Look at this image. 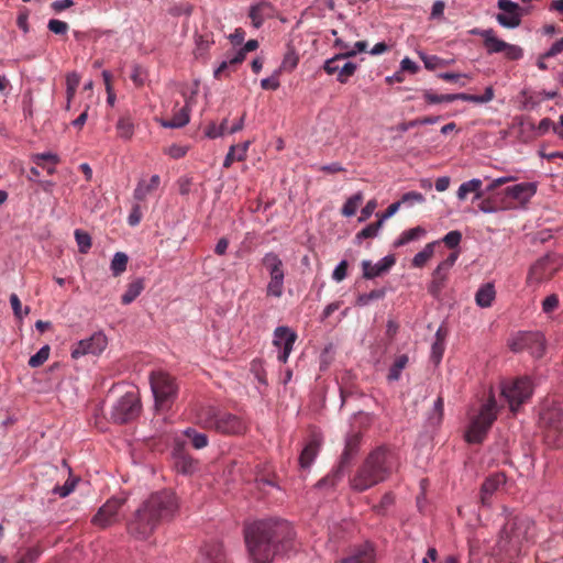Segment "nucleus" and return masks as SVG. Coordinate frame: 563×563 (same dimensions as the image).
I'll use <instances>...</instances> for the list:
<instances>
[{
    "label": "nucleus",
    "mask_w": 563,
    "mask_h": 563,
    "mask_svg": "<svg viewBox=\"0 0 563 563\" xmlns=\"http://www.w3.org/2000/svg\"><path fill=\"white\" fill-rule=\"evenodd\" d=\"M243 534L251 563H274L295 551L296 532L284 519L256 520L244 527Z\"/></svg>",
    "instance_id": "1"
},
{
    "label": "nucleus",
    "mask_w": 563,
    "mask_h": 563,
    "mask_svg": "<svg viewBox=\"0 0 563 563\" xmlns=\"http://www.w3.org/2000/svg\"><path fill=\"white\" fill-rule=\"evenodd\" d=\"M178 500L170 490H161L152 494L135 510L126 522L128 534L136 541L147 540L161 520L169 519L178 510Z\"/></svg>",
    "instance_id": "2"
},
{
    "label": "nucleus",
    "mask_w": 563,
    "mask_h": 563,
    "mask_svg": "<svg viewBox=\"0 0 563 563\" xmlns=\"http://www.w3.org/2000/svg\"><path fill=\"white\" fill-rule=\"evenodd\" d=\"M534 537V522L527 516H512L503 526L494 552L507 563L520 555Z\"/></svg>",
    "instance_id": "3"
},
{
    "label": "nucleus",
    "mask_w": 563,
    "mask_h": 563,
    "mask_svg": "<svg viewBox=\"0 0 563 563\" xmlns=\"http://www.w3.org/2000/svg\"><path fill=\"white\" fill-rule=\"evenodd\" d=\"M396 468L394 454L385 446L373 450L350 481L351 488L364 492L385 482Z\"/></svg>",
    "instance_id": "4"
},
{
    "label": "nucleus",
    "mask_w": 563,
    "mask_h": 563,
    "mask_svg": "<svg viewBox=\"0 0 563 563\" xmlns=\"http://www.w3.org/2000/svg\"><path fill=\"white\" fill-rule=\"evenodd\" d=\"M199 422L223 435H243L249 429V422L243 416L217 408L203 411Z\"/></svg>",
    "instance_id": "5"
},
{
    "label": "nucleus",
    "mask_w": 563,
    "mask_h": 563,
    "mask_svg": "<svg viewBox=\"0 0 563 563\" xmlns=\"http://www.w3.org/2000/svg\"><path fill=\"white\" fill-rule=\"evenodd\" d=\"M499 407L494 395H489L487 400L481 406L478 413L472 419L466 432L465 440L468 443L476 444L483 442L487 432L497 419Z\"/></svg>",
    "instance_id": "6"
},
{
    "label": "nucleus",
    "mask_w": 563,
    "mask_h": 563,
    "mask_svg": "<svg viewBox=\"0 0 563 563\" xmlns=\"http://www.w3.org/2000/svg\"><path fill=\"white\" fill-rule=\"evenodd\" d=\"M540 427L547 444L561 448L563 445V404L552 402L544 406L540 413Z\"/></svg>",
    "instance_id": "7"
},
{
    "label": "nucleus",
    "mask_w": 563,
    "mask_h": 563,
    "mask_svg": "<svg viewBox=\"0 0 563 563\" xmlns=\"http://www.w3.org/2000/svg\"><path fill=\"white\" fill-rule=\"evenodd\" d=\"M150 385L157 411L168 410L175 401L178 386L175 379L166 372L154 371L150 374Z\"/></svg>",
    "instance_id": "8"
},
{
    "label": "nucleus",
    "mask_w": 563,
    "mask_h": 563,
    "mask_svg": "<svg viewBox=\"0 0 563 563\" xmlns=\"http://www.w3.org/2000/svg\"><path fill=\"white\" fill-rule=\"evenodd\" d=\"M362 443L361 432L347 433L344 441V449L340 456L338 466L323 479L318 483V486L331 485L335 486L339 481L343 478L346 470L352 461L357 456Z\"/></svg>",
    "instance_id": "9"
},
{
    "label": "nucleus",
    "mask_w": 563,
    "mask_h": 563,
    "mask_svg": "<svg viewBox=\"0 0 563 563\" xmlns=\"http://www.w3.org/2000/svg\"><path fill=\"white\" fill-rule=\"evenodd\" d=\"M262 264L269 275V282L266 285V296L280 298L284 294L285 266L280 256L275 252H267L262 258Z\"/></svg>",
    "instance_id": "10"
},
{
    "label": "nucleus",
    "mask_w": 563,
    "mask_h": 563,
    "mask_svg": "<svg viewBox=\"0 0 563 563\" xmlns=\"http://www.w3.org/2000/svg\"><path fill=\"white\" fill-rule=\"evenodd\" d=\"M501 395L507 400L509 408L516 412L518 408L532 395V383L530 378L522 377L501 386Z\"/></svg>",
    "instance_id": "11"
},
{
    "label": "nucleus",
    "mask_w": 563,
    "mask_h": 563,
    "mask_svg": "<svg viewBox=\"0 0 563 563\" xmlns=\"http://www.w3.org/2000/svg\"><path fill=\"white\" fill-rule=\"evenodd\" d=\"M141 412V400L137 393L128 391L112 407L111 419L118 423L134 420Z\"/></svg>",
    "instance_id": "12"
},
{
    "label": "nucleus",
    "mask_w": 563,
    "mask_h": 563,
    "mask_svg": "<svg viewBox=\"0 0 563 563\" xmlns=\"http://www.w3.org/2000/svg\"><path fill=\"white\" fill-rule=\"evenodd\" d=\"M126 499L128 497L124 494L111 497L99 508L91 522L102 529L115 525L120 521V510Z\"/></svg>",
    "instance_id": "13"
},
{
    "label": "nucleus",
    "mask_w": 563,
    "mask_h": 563,
    "mask_svg": "<svg viewBox=\"0 0 563 563\" xmlns=\"http://www.w3.org/2000/svg\"><path fill=\"white\" fill-rule=\"evenodd\" d=\"M509 347L514 352L528 351L534 357H541L544 352V336L540 332H519L509 341Z\"/></svg>",
    "instance_id": "14"
},
{
    "label": "nucleus",
    "mask_w": 563,
    "mask_h": 563,
    "mask_svg": "<svg viewBox=\"0 0 563 563\" xmlns=\"http://www.w3.org/2000/svg\"><path fill=\"white\" fill-rule=\"evenodd\" d=\"M297 338V333L287 325H279L274 330L273 345L278 349L277 360L280 363H287Z\"/></svg>",
    "instance_id": "15"
},
{
    "label": "nucleus",
    "mask_w": 563,
    "mask_h": 563,
    "mask_svg": "<svg viewBox=\"0 0 563 563\" xmlns=\"http://www.w3.org/2000/svg\"><path fill=\"white\" fill-rule=\"evenodd\" d=\"M108 344V339L102 332H95L87 339L78 341L71 349V357L78 360L81 356L101 354Z\"/></svg>",
    "instance_id": "16"
},
{
    "label": "nucleus",
    "mask_w": 563,
    "mask_h": 563,
    "mask_svg": "<svg viewBox=\"0 0 563 563\" xmlns=\"http://www.w3.org/2000/svg\"><path fill=\"white\" fill-rule=\"evenodd\" d=\"M498 8L501 13L496 15L498 24L506 29H516L521 23V9L512 0H498Z\"/></svg>",
    "instance_id": "17"
},
{
    "label": "nucleus",
    "mask_w": 563,
    "mask_h": 563,
    "mask_svg": "<svg viewBox=\"0 0 563 563\" xmlns=\"http://www.w3.org/2000/svg\"><path fill=\"white\" fill-rule=\"evenodd\" d=\"M275 14V7L266 0L254 1L249 9V18L255 29H260L266 20L273 19Z\"/></svg>",
    "instance_id": "18"
},
{
    "label": "nucleus",
    "mask_w": 563,
    "mask_h": 563,
    "mask_svg": "<svg viewBox=\"0 0 563 563\" xmlns=\"http://www.w3.org/2000/svg\"><path fill=\"white\" fill-rule=\"evenodd\" d=\"M323 437L319 431H312L307 444L299 455V465L301 468H309L314 462L322 445Z\"/></svg>",
    "instance_id": "19"
},
{
    "label": "nucleus",
    "mask_w": 563,
    "mask_h": 563,
    "mask_svg": "<svg viewBox=\"0 0 563 563\" xmlns=\"http://www.w3.org/2000/svg\"><path fill=\"white\" fill-rule=\"evenodd\" d=\"M375 548L369 542L351 548L349 554L341 559L339 563H375Z\"/></svg>",
    "instance_id": "20"
},
{
    "label": "nucleus",
    "mask_w": 563,
    "mask_h": 563,
    "mask_svg": "<svg viewBox=\"0 0 563 563\" xmlns=\"http://www.w3.org/2000/svg\"><path fill=\"white\" fill-rule=\"evenodd\" d=\"M198 563H230V560L223 544L219 541H211L201 547Z\"/></svg>",
    "instance_id": "21"
},
{
    "label": "nucleus",
    "mask_w": 563,
    "mask_h": 563,
    "mask_svg": "<svg viewBox=\"0 0 563 563\" xmlns=\"http://www.w3.org/2000/svg\"><path fill=\"white\" fill-rule=\"evenodd\" d=\"M396 263L394 255H386L380 258L376 264L371 261L364 260L362 262L363 277L366 279H374L384 273H387Z\"/></svg>",
    "instance_id": "22"
},
{
    "label": "nucleus",
    "mask_w": 563,
    "mask_h": 563,
    "mask_svg": "<svg viewBox=\"0 0 563 563\" xmlns=\"http://www.w3.org/2000/svg\"><path fill=\"white\" fill-rule=\"evenodd\" d=\"M551 261V256L547 255L538 260L529 269L527 275V285L536 287L542 283L543 279L548 278L554 269H548V265Z\"/></svg>",
    "instance_id": "23"
},
{
    "label": "nucleus",
    "mask_w": 563,
    "mask_h": 563,
    "mask_svg": "<svg viewBox=\"0 0 563 563\" xmlns=\"http://www.w3.org/2000/svg\"><path fill=\"white\" fill-rule=\"evenodd\" d=\"M537 192V183H520L505 189L507 197L526 205Z\"/></svg>",
    "instance_id": "24"
},
{
    "label": "nucleus",
    "mask_w": 563,
    "mask_h": 563,
    "mask_svg": "<svg viewBox=\"0 0 563 563\" xmlns=\"http://www.w3.org/2000/svg\"><path fill=\"white\" fill-rule=\"evenodd\" d=\"M161 184L159 175H153L148 180L140 179L134 191L133 197L136 201H143L148 195L158 189Z\"/></svg>",
    "instance_id": "25"
},
{
    "label": "nucleus",
    "mask_w": 563,
    "mask_h": 563,
    "mask_svg": "<svg viewBox=\"0 0 563 563\" xmlns=\"http://www.w3.org/2000/svg\"><path fill=\"white\" fill-rule=\"evenodd\" d=\"M251 141L238 145H231L223 161V167L229 168L234 162H242L246 158Z\"/></svg>",
    "instance_id": "26"
},
{
    "label": "nucleus",
    "mask_w": 563,
    "mask_h": 563,
    "mask_svg": "<svg viewBox=\"0 0 563 563\" xmlns=\"http://www.w3.org/2000/svg\"><path fill=\"white\" fill-rule=\"evenodd\" d=\"M190 111L191 108L187 101L186 104L178 112H176L172 119L161 120V125L167 129L183 128L188 124L190 120Z\"/></svg>",
    "instance_id": "27"
},
{
    "label": "nucleus",
    "mask_w": 563,
    "mask_h": 563,
    "mask_svg": "<svg viewBox=\"0 0 563 563\" xmlns=\"http://www.w3.org/2000/svg\"><path fill=\"white\" fill-rule=\"evenodd\" d=\"M174 467L178 474L191 475L198 470V461L188 454L175 455Z\"/></svg>",
    "instance_id": "28"
},
{
    "label": "nucleus",
    "mask_w": 563,
    "mask_h": 563,
    "mask_svg": "<svg viewBox=\"0 0 563 563\" xmlns=\"http://www.w3.org/2000/svg\"><path fill=\"white\" fill-rule=\"evenodd\" d=\"M496 297L495 286L492 283L482 285L475 294V302L481 308H488Z\"/></svg>",
    "instance_id": "29"
},
{
    "label": "nucleus",
    "mask_w": 563,
    "mask_h": 563,
    "mask_svg": "<svg viewBox=\"0 0 563 563\" xmlns=\"http://www.w3.org/2000/svg\"><path fill=\"white\" fill-rule=\"evenodd\" d=\"M144 290V279L135 278L131 283L128 284L126 290L121 297V302L123 305L132 303Z\"/></svg>",
    "instance_id": "30"
},
{
    "label": "nucleus",
    "mask_w": 563,
    "mask_h": 563,
    "mask_svg": "<svg viewBox=\"0 0 563 563\" xmlns=\"http://www.w3.org/2000/svg\"><path fill=\"white\" fill-rule=\"evenodd\" d=\"M482 180L479 178H473L468 181H464L460 185L456 196L460 200H464L468 194L474 192L475 198L478 199L482 197L481 187Z\"/></svg>",
    "instance_id": "31"
},
{
    "label": "nucleus",
    "mask_w": 563,
    "mask_h": 563,
    "mask_svg": "<svg viewBox=\"0 0 563 563\" xmlns=\"http://www.w3.org/2000/svg\"><path fill=\"white\" fill-rule=\"evenodd\" d=\"M426 230L421 227L411 228L401 232V234L394 241V247H400L410 242L419 240L422 235H424Z\"/></svg>",
    "instance_id": "32"
},
{
    "label": "nucleus",
    "mask_w": 563,
    "mask_h": 563,
    "mask_svg": "<svg viewBox=\"0 0 563 563\" xmlns=\"http://www.w3.org/2000/svg\"><path fill=\"white\" fill-rule=\"evenodd\" d=\"M487 37L484 40V46L486 48L487 54H497L504 51L506 47V42L498 38L493 29H487L486 34Z\"/></svg>",
    "instance_id": "33"
},
{
    "label": "nucleus",
    "mask_w": 563,
    "mask_h": 563,
    "mask_svg": "<svg viewBox=\"0 0 563 563\" xmlns=\"http://www.w3.org/2000/svg\"><path fill=\"white\" fill-rule=\"evenodd\" d=\"M459 250L450 253V255L437 266L432 274L435 275L437 277H442L443 279L446 280L451 268L454 266L455 262L459 258Z\"/></svg>",
    "instance_id": "34"
},
{
    "label": "nucleus",
    "mask_w": 563,
    "mask_h": 563,
    "mask_svg": "<svg viewBox=\"0 0 563 563\" xmlns=\"http://www.w3.org/2000/svg\"><path fill=\"white\" fill-rule=\"evenodd\" d=\"M506 483V476L503 473H496L483 483L482 493L484 495H493L500 486Z\"/></svg>",
    "instance_id": "35"
},
{
    "label": "nucleus",
    "mask_w": 563,
    "mask_h": 563,
    "mask_svg": "<svg viewBox=\"0 0 563 563\" xmlns=\"http://www.w3.org/2000/svg\"><path fill=\"white\" fill-rule=\"evenodd\" d=\"M444 341L445 334L442 332V329H438L434 335V342L431 345V358L438 364L442 360L444 352Z\"/></svg>",
    "instance_id": "36"
},
{
    "label": "nucleus",
    "mask_w": 563,
    "mask_h": 563,
    "mask_svg": "<svg viewBox=\"0 0 563 563\" xmlns=\"http://www.w3.org/2000/svg\"><path fill=\"white\" fill-rule=\"evenodd\" d=\"M494 88L492 86H488L485 88L483 95H470L465 92H460V100L473 103H487L494 99Z\"/></svg>",
    "instance_id": "37"
},
{
    "label": "nucleus",
    "mask_w": 563,
    "mask_h": 563,
    "mask_svg": "<svg viewBox=\"0 0 563 563\" xmlns=\"http://www.w3.org/2000/svg\"><path fill=\"white\" fill-rule=\"evenodd\" d=\"M184 434L190 440L191 445L196 450L206 448L209 443V439L206 433L198 432L194 428H187L184 430Z\"/></svg>",
    "instance_id": "38"
},
{
    "label": "nucleus",
    "mask_w": 563,
    "mask_h": 563,
    "mask_svg": "<svg viewBox=\"0 0 563 563\" xmlns=\"http://www.w3.org/2000/svg\"><path fill=\"white\" fill-rule=\"evenodd\" d=\"M408 361L409 358L406 354L397 356L389 368L387 379L389 382H397L401 376L402 369L407 366Z\"/></svg>",
    "instance_id": "39"
},
{
    "label": "nucleus",
    "mask_w": 563,
    "mask_h": 563,
    "mask_svg": "<svg viewBox=\"0 0 563 563\" xmlns=\"http://www.w3.org/2000/svg\"><path fill=\"white\" fill-rule=\"evenodd\" d=\"M129 257L123 252H117L111 261L110 269L112 272V275L114 277L120 276L122 273L125 272L126 265H128Z\"/></svg>",
    "instance_id": "40"
},
{
    "label": "nucleus",
    "mask_w": 563,
    "mask_h": 563,
    "mask_svg": "<svg viewBox=\"0 0 563 563\" xmlns=\"http://www.w3.org/2000/svg\"><path fill=\"white\" fill-rule=\"evenodd\" d=\"M118 135L123 140H130L134 134V123L129 117H122L117 122Z\"/></svg>",
    "instance_id": "41"
},
{
    "label": "nucleus",
    "mask_w": 563,
    "mask_h": 563,
    "mask_svg": "<svg viewBox=\"0 0 563 563\" xmlns=\"http://www.w3.org/2000/svg\"><path fill=\"white\" fill-rule=\"evenodd\" d=\"M298 63H299L298 53L295 51V48L289 47L282 60V64H280V67L278 70H279V73L282 70L290 73L298 66Z\"/></svg>",
    "instance_id": "42"
},
{
    "label": "nucleus",
    "mask_w": 563,
    "mask_h": 563,
    "mask_svg": "<svg viewBox=\"0 0 563 563\" xmlns=\"http://www.w3.org/2000/svg\"><path fill=\"white\" fill-rule=\"evenodd\" d=\"M363 201V194L361 191L351 196L342 207V214L351 218L356 213L360 203Z\"/></svg>",
    "instance_id": "43"
},
{
    "label": "nucleus",
    "mask_w": 563,
    "mask_h": 563,
    "mask_svg": "<svg viewBox=\"0 0 563 563\" xmlns=\"http://www.w3.org/2000/svg\"><path fill=\"white\" fill-rule=\"evenodd\" d=\"M435 242L428 243L422 251L418 252L412 258V266L422 267L432 257Z\"/></svg>",
    "instance_id": "44"
},
{
    "label": "nucleus",
    "mask_w": 563,
    "mask_h": 563,
    "mask_svg": "<svg viewBox=\"0 0 563 563\" xmlns=\"http://www.w3.org/2000/svg\"><path fill=\"white\" fill-rule=\"evenodd\" d=\"M382 227V221L366 225L355 235V242L360 244L363 240L376 238Z\"/></svg>",
    "instance_id": "45"
},
{
    "label": "nucleus",
    "mask_w": 563,
    "mask_h": 563,
    "mask_svg": "<svg viewBox=\"0 0 563 563\" xmlns=\"http://www.w3.org/2000/svg\"><path fill=\"white\" fill-rule=\"evenodd\" d=\"M384 297V289H374L369 292L358 295L356 298V305L360 307H365L368 306L372 301L383 299Z\"/></svg>",
    "instance_id": "46"
},
{
    "label": "nucleus",
    "mask_w": 563,
    "mask_h": 563,
    "mask_svg": "<svg viewBox=\"0 0 563 563\" xmlns=\"http://www.w3.org/2000/svg\"><path fill=\"white\" fill-rule=\"evenodd\" d=\"M49 346L43 345L34 355H32L27 362L29 366L36 368L43 365L49 357Z\"/></svg>",
    "instance_id": "47"
},
{
    "label": "nucleus",
    "mask_w": 563,
    "mask_h": 563,
    "mask_svg": "<svg viewBox=\"0 0 563 563\" xmlns=\"http://www.w3.org/2000/svg\"><path fill=\"white\" fill-rule=\"evenodd\" d=\"M80 82V75L76 71L69 73L66 76V99H74L76 90Z\"/></svg>",
    "instance_id": "48"
},
{
    "label": "nucleus",
    "mask_w": 563,
    "mask_h": 563,
    "mask_svg": "<svg viewBox=\"0 0 563 563\" xmlns=\"http://www.w3.org/2000/svg\"><path fill=\"white\" fill-rule=\"evenodd\" d=\"M10 305H11L13 314L18 320H22L31 311L30 307H27V306L22 308L21 301L16 294L10 295Z\"/></svg>",
    "instance_id": "49"
},
{
    "label": "nucleus",
    "mask_w": 563,
    "mask_h": 563,
    "mask_svg": "<svg viewBox=\"0 0 563 563\" xmlns=\"http://www.w3.org/2000/svg\"><path fill=\"white\" fill-rule=\"evenodd\" d=\"M75 239L79 252L86 254L91 247V236L87 232L77 229L75 230Z\"/></svg>",
    "instance_id": "50"
},
{
    "label": "nucleus",
    "mask_w": 563,
    "mask_h": 563,
    "mask_svg": "<svg viewBox=\"0 0 563 563\" xmlns=\"http://www.w3.org/2000/svg\"><path fill=\"white\" fill-rule=\"evenodd\" d=\"M357 69V65L352 62L344 63L340 68V73L338 74V81L341 84L347 82L349 78L352 77Z\"/></svg>",
    "instance_id": "51"
},
{
    "label": "nucleus",
    "mask_w": 563,
    "mask_h": 563,
    "mask_svg": "<svg viewBox=\"0 0 563 563\" xmlns=\"http://www.w3.org/2000/svg\"><path fill=\"white\" fill-rule=\"evenodd\" d=\"M419 57L421 58V60L423 62L424 64V67L429 70H433L435 69L437 67L439 66H443L446 64L445 60H443L442 58H440L439 56L437 55H428L426 53H419Z\"/></svg>",
    "instance_id": "52"
},
{
    "label": "nucleus",
    "mask_w": 563,
    "mask_h": 563,
    "mask_svg": "<svg viewBox=\"0 0 563 563\" xmlns=\"http://www.w3.org/2000/svg\"><path fill=\"white\" fill-rule=\"evenodd\" d=\"M443 398L438 397L433 404L432 413L429 417V421L432 424H439L443 417Z\"/></svg>",
    "instance_id": "53"
},
{
    "label": "nucleus",
    "mask_w": 563,
    "mask_h": 563,
    "mask_svg": "<svg viewBox=\"0 0 563 563\" xmlns=\"http://www.w3.org/2000/svg\"><path fill=\"white\" fill-rule=\"evenodd\" d=\"M343 58H346L345 55L343 53H339L335 56L327 59L323 65L325 73L329 75L340 73L341 66L339 65V62Z\"/></svg>",
    "instance_id": "54"
},
{
    "label": "nucleus",
    "mask_w": 563,
    "mask_h": 563,
    "mask_svg": "<svg viewBox=\"0 0 563 563\" xmlns=\"http://www.w3.org/2000/svg\"><path fill=\"white\" fill-rule=\"evenodd\" d=\"M32 161L37 165L44 167L41 164V161H45L51 163L52 165H57L59 163V157L57 154L52 152L37 153L32 156Z\"/></svg>",
    "instance_id": "55"
},
{
    "label": "nucleus",
    "mask_w": 563,
    "mask_h": 563,
    "mask_svg": "<svg viewBox=\"0 0 563 563\" xmlns=\"http://www.w3.org/2000/svg\"><path fill=\"white\" fill-rule=\"evenodd\" d=\"M505 54V57L510 60H518L523 57V49L515 44H509L506 42V47L501 52Z\"/></svg>",
    "instance_id": "56"
},
{
    "label": "nucleus",
    "mask_w": 563,
    "mask_h": 563,
    "mask_svg": "<svg viewBox=\"0 0 563 563\" xmlns=\"http://www.w3.org/2000/svg\"><path fill=\"white\" fill-rule=\"evenodd\" d=\"M445 279H443L442 277H437L435 275L432 274V280L428 287V290L429 292L434 297V298H439L441 292H442V289L444 288L445 286Z\"/></svg>",
    "instance_id": "57"
},
{
    "label": "nucleus",
    "mask_w": 563,
    "mask_h": 563,
    "mask_svg": "<svg viewBox=\"0 0 563 563\" xmlns=\"http://www.w3.org/2000/svg\"><path fill=\"white\" fill-rule=\"evenodd\" d=\"M75 486H76V481L75 479H71V478H68L64 485L62 486H58L56 485L54 488H53V493L55 495H58L60 497H66L68 496L70 493L74 492L75 489Z\"/></svg>",
    "instance_id": "58"
},
{
    "label": "nucleus",
    "mask_w": 563,
    "mask_h": 563,
    "mask_svg": "<svg viewBox=\"0 0 563 563\" xmlns=\"http://www.w3.org/2000/svg\"><path fill=\"white\" fill-rule=\"evenodd\" d=\"M462 234L457 230L450 231L446 233L442 241L445 243V245L450 249H456L459 244L461 243Z\"/></svg>",
    "instance_id": "59"
},
{
    "label": "nucleus",
    "mask_w": 563,
    "mask_h": 563,
    "mask_svg": "<svg viewBox=\"0 0 563 563\" xmlns=\"http://www.w3.org/2000/svg\"><path fill=\"white\" fill-rule=\"evenodd\" d=\"M47 27L57 35H64L68 31V24L62 20L52 19L48 21Z\"/></svg>",
    "instance_id": "60"
},
{
    "label": "nucleus",
    "mask_w": 563,
    "mask_h": 563,
    "mask_svg": "<svg viewBox=\"0 0 563 563\" xmlns=\"http://www.w3.org/2000/svg\"><path fill=\"white\" fill-rule=\"evenodd\" d=\"M278 75H279V70H275L273 76L267 77V78H263L261 80V87L264 90H276V89H278L279 86H280V82H279V79H278Z\"/></svg>",
    "instance_id": "61"
},
{
    "label": "nucleus",
    "mask_w": 563,
    "mask_h": 563,
    "mask_svg": "<svg viewBox=\"0 0 563 563\" xmlns=\"http://www.w3.org/2000/svg\"><path fill=\"white\" fill-rule=\"evenodd\" d=\"M401 203L412 206L415 203H422L424 201V196L418 191H409L402 195L400 199Z\"/></svg>",
    "instance_id": "62"
},
{
    "label": "nucleus",
    "mask_w": 563,
    "mask_h": 563,
    "mask_svg": "<svg viewBox=\"0 0 563 563\" xmlns=\"http://www.w3.org/2000/svg\"><path fill=\"white\" fill-rule=\"evenodd\" d=\"M347 275V262L345 260H342L333 269L332 272V278L333 280L340 283L342 282Z\"/></svg>",
    "instance_id": "63"
},
{
    "label": "nucleus",
    "mask_w": 563,
    "mask_h": 563,
    "mask_svg": "<svg viewBox=\"0 0 563 563\" xmlns=\"http://www.w3.org/2000/svg\"><path fill=\"white\" fill-rule=\"evenodd\" d=\"M559 306V298L555 295H550L542 301V310L545 313L552 312Z\"/></svg>",
    "instance_id": "64"
}]
</instances>
